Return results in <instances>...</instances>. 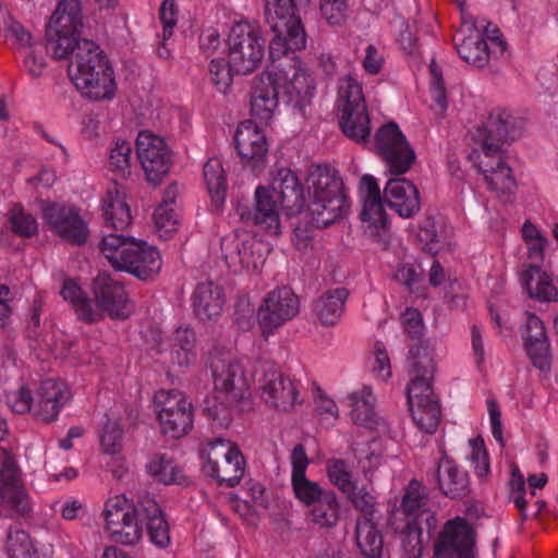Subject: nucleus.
<instances>
[{"mask_svg":"<svg viewBox=\"0 0 558 558\" xmlns=\"http://www.w3.org/2000/svg\"><path fill=\"white\" fill-rule=\"evenodd\" d=\"M92 287L98 311L106 312L111 318H128V296L122 283L101 272L93 280Z\"/></svg>","mask_w":558,"mask_h":558,"instance_id":"25","label":"nucleus"},{"mask_svg":"<svg viewBox=\"0 0 558 558\" xmlns=\"http://www.w3.org/2000/svg\"><path fill=\"white\" fill-rule=\"evenodd\" d=\"M287 216L299 215L305 206V195L298 175L290 169H280L270 187Z\"/></svg>","mask_w":558,"mask_h":558,"instance_id":"28","label":"nucleus"},{"mask_svg":"<svg viewBox=\"0 0 558 558\" xmlns=\"http://www.w3.org/2000/svg\"><path fill=\"white\" fill-rule=\"evenodd\" d=\"M384 199L402 218L413 217L421 208L417 187L403 178L390 179L387 182Z\"/></svg>","mask_w":558,"mask_h":558,"instance_id":"27","label":"nucleus"},{"mask_svg":"<svg viewBox=\"0 0 558 558\" xmlns=\"http://www.w3.org/2000/svg\"><path fill=\"white\" fill-rule=\"evenodd\" d=\"M310 0H266L265 16L274 37L269 43V58L279 61L289 52L294 53L306 46V34L299 10Z\"/></svg>","mask_w":558,"mask_h":558,"instance_id":"4","label":"nucleus"},{"mask_svg":"<svg viewBox=\"0 0 558 558\" xmlns=\"http://www.w3.org/2000/svg\"><path fill=\"white\" fill-rule=\"evenodd\" d=\"M60 294L64 301H68L71 304L78 319L87 324H93L102 319L104 314L93 306L92 300L74 280H64Z\"/></svg>","mask_w":558,"mask_h":558,"instance_id":"38","label":"nucleus"},{"mask_svg":"<svg viewBox=\"0 0 558 558\" xmlns=\"http://www.w3.org/2000/svg\"><path fill=\"white\" fill-rule=\"evenodd\" d=\"M320 14L331 26H341L349 17L347 0H320Z\"/></svg>","mask_w":558,"mask_h":558,"instance_id":"58","label":"nucleus"},{"mask_svg":"<svg viewBox=\"0 0 558 558\" xmlns=\"http://www.w3.org/2000/svg\"><path fill=\"white\" fill-rule=\"evenodd\" d=\"M310 520L319 527L330 529L340 519V504L333 490H328L311 506Z\"/></svg>","mask_w":558,"mask_h":558,"instance_id":"42","label":"nucleus"},{"mask_svg":"<svg viewBox=\"0 0 558 558\" xmlns=\"http://www.w3.org/2000/svg\"><path fill=\"white\" fill-rule=\"evenodd\" d=\"M45 50L43 44L34 43L24 56V66L33 77H39L46 68Z\"/></svg>","mask_w":558,"mask_h":558,"instance_id":"63","label":"nucleus"},{"mask_svg":"<svg viewBox=\"0 0 558 558\" xmlns=\"http://www.w3.org/2000/svg\"><path fill=\"white\" fill-rule=\"evenodd\" d=\"M123 430L118 421L108 420L100 436V446L107 454H116L122 449Z\"/></svg>","mask_w":558,"mask_h":558,"instance_id":"59","label":"nucleus"},{"mask_svg":"<svg viewBox=\"0 0 558 558\" xmlns=\"http://www.w3.org/2000/svg\"><path fill=\"white\" fill-rule=\"evenodd\" d=\"M475 532L460 517L447 521L435 546L434 558H473L475 556Z\"/></svg>","mask_w":558,"mask_h":558,"instance_id":"17","label":"nucleus"},{"mask_svg":"<svg viewBox=\"0 0 558 558\" xmlns=\"http://www.w3.org/2000/svg\"><path fill=\"white\" fill-rule=\"evenodd\" d=\"M154 222L160 236H168L177 231L179 227L178 215L172 207L167 204H159L154 213Z\"/></svg>","mask_w":558,"mask_h":558,"instance_id":"60","label":"nucleus"},{"mask_svg":"<svg viewBox=\"0 0 558 558\" xmlns=\"http://www.w3.org/2000/svg\"><path fill=\"white\" fill-rule=\"evenodd\" d=\"M327 475L330 482L343 494L352 490L356 482L352 478L347 461L331 459L327 462Z\"/></svg>","mask_w":558,"mask_h":558,"instance_id":"53","label":"nucleus"},{"mask_svg":"<svg viewBox=\"0 0 558 558\" xmlns=\"http://www.w3.org/2000/svg\"><path fill=\"white\" fill-rule=\"evenodd\" d=\"M474 157L477 159L475 166L490 190L505 195L514 193L517 181L512 174V169L506 163L502 153H477L474 150L470 155V159Z\"/></svg>","mask_w":558,"mask_h":558,"instance_id":"23","label":"nucleus"},{"mask_svg":"<svg viewBox=\"0 0 558 558\" xmlns=\"http://www.w3.org/2000/svg\"><path fill=\"white\" fill-rule=\"evenodd\" d=\"M144 495L136 502L124 496H114L105 504L106 530L111 539L122 545H135L143 535Z\"/></svg>","mask_w":558,"mask_h":558,"instance_id":"7","label":"nucleus"},{"mask_svg":"<svg viewBox=\"0 0 558 558\" xmlns=\"http://www.w3.org/2000/svg\"><path fill=\"white\" fill-rule=\"evenodd\" d=\"M235 69L232 66L231 60L228 58H215L209 63V77L217 90L226 94L233 82Z\"/></svg>","mask_w":558,"mask_h":558,"instance_id":"50","label":"nucleus"},{"mask_svg":"<svg viewBox=\"0 0 558 558\" xmlns=\"http://www.w3.org/2000/svg\"><path fill=\"white\" fill-rule=\"evenodd\" d=\"M458 54L466 63L476 68L485 66L489 61L490 50L486 39L478 35L468 36L456 44Z\"/></svg>","mask_w":558,"mask_h":558,"instance_id":"45","label":"nucleus"},{"mask_svg":"<svg viewBox=\"0 0 558 558\" xmlns=\"http://www.w3.org/2000/svg\"><path fill=\"white\" fill-rule=\"evenodd\" d=\"M271 72H275L277 85L281 92V101L304 113L306 106L315 95L314 78L294 54L289 59L288 66L276 65L272 61Z\"/></svg>","mask_w":558,"mask_h":558,"instance_id":"10","label":"nucleus"},{"mask_svg":"<svg viewBox=\"0 0 558 558\" xmlns=\"http://www.w3.org/2000/svg\"><path fill=\"white\" fill-rule=\"evenodd\" d=\"M154 405L163 435L178 439L192 430L193 405L182 391L160 390L155 395Z\"/></svg>","mask_w":558,"mask_h":558,"instance_id":"11","label":"nucleus"},{"mask_svg":"<svg viewBox=\"0 0 558 558\" xmlns=\"http://www.w3.org/2000/svg\"><path fill=\"white\" fill-rule=\"evenodd\" d=\"M432 476L439 490L449 498H462L470 492L468 473L447 456L439 460Z\"/></svg>","mask_w":558,"mask_h":558,"instance_id":"29","label":"nucleus"},{"mask_svg":"<svg viewBox=\"0 0 558 558\" xmlns=\"http://www.w3.org/2000/svg\"><path fill=\"white\" fill-rule=\"evenodd\" d=\"M225 304L223 290L213 281L201 282L193 293L195 315L203 322L215 320L221 315Z\"/></svg>","mask_w":558,"mask_h":558,"instance_id":"32","label":"nucleus"},{"mask_svg":"<svg viewBox=\"0 0 558 558\" xmlns=\"http://www.w3.org/2000/svg\"><path fill=\"white\" fill-rule=\"evenodd\" d=\"M427 502L425 487L416 480H412L402 496L400 510L405 517L414 515L415 518L421 510L425 509Z\"/></svg>","mask_w":558,"mask_h":558,"instance_id":"47","label":"nucleus"},{"mask_svg":"<svg viewBox=\"0 0 558 558\" xmlns=\"http://www.w3.org/2000/svg\"><path fill=\"white\" fill-rule=\"evenodd\" d=\"M102 210L106 225L116 230H124L132 222L130 207L118 191L107 193Z\"/></svg>","mask_w":558,"mask_h":558,"instance_id":"43","label":"nucleus"},{"mask_svg":"<svg viewBox=\"0 0 558 558\" xmlns=\"http://www.w3.org/2000/svg\"><path fill=\"white\" fill-rule=\"evenodd\" d=\"M83 17L80 0H61L46 27L48 49L57 60L69 59L81 39Z\"/></svg>","mask_w":558,"mask_h":558,"instance_id":"5","label":"nucleus"},{"mask_svg":"<svg viewBox=\"0 0 558 558\" xmlns=\"http://www.w3.org/2000/svg\"><path fill=\"white\" fill-rule=\"evenodd\" d=\"M136 155L148 182L157 185L172 167V153L165 140L150 131L136 137Z\"/></svg>","mask_w":558,"mask_h":558,"instance_id":"16","label":"nucleus"},{"mask_svg":"<svg viewBox=\"0 0 558 558\" xmlns=\"http://www.w3.org/2000/svg\"><path fill=\"white\" fill-rule=\"evenodd\" d=\"M195 343L196 335L195 331L189 327H180L175 331L174 347L180 350H175L178 364L187 365L195 359Z\"/></svg>","mask_w":558,"mask_h":558,"instance_id":"52","label":"nucleus"},{"mask_svg":"<svg viewBox=\"0 0 558 558\" xmlns=\"http://www.w3.org/2000/svg\"><path fill=\"white\" fill-rule=\"evenodd\" d=\"M141 509L149 541L160 549L167 548L171 543V537L165 512L149 494L144 495V505Z\"/></svg>","mask_w":558,"mask_h":558,"instance_id":"31","label":"nucleus"},{"mask_svg":"<svg viewBox=\"0 0 558 558\" xmlns=\"http://www.w3.org/2000/svg\"><path fill=\"white\" fill-rule=\"evenodd\" d=\"M408 360L410 383L407 395L412 420L422 432L434 434L441 420L440 405L432 387L436 365L423 344L409 350Z\"/></svg>","mask_w":558,"mask_h":558,"instance_id":"1","label":"nucleus"},{"mask_svg":"<svg viewBox=\"0 0 558 558\" xmlns=\"http://www.w3.org/2000/svg\"><path fill=\"white\" fill-rule=\"evenodd\" d=\"M281 206L276 197V192L270 187L257 186L254 194V206L243 208L240 211L241 220L254 226H260L270 235L281 233L280 225Z\"/></svg>","mask_w":558,"mask_h":558,"instance_id":"19","label":"nucleus"},{"mask_svg":"<svg viewBox=\"0 0 558 558\" xmlns=\"http://www.w3.org/2000/svg\"><path fill=\"white\" fill-rule=\"evenodd\" d=\"M341 105L340 128L343 134L357 144H366L371 136L369 116L362 85L348 76L339 89Z\"/></svg>","mask_w":558,"mask_h":558,"instance_id":"9","label":"nucleus"},{"mask_svg":"<svg viewBox=\"0 0 558 558\" xmlns=\"http://www.w3.org/2000/svg\"><path fill=\"white\" fill-rule=\"evenodd\" d=\"M522 339L532 364L541 371H548L553 360L550 344L545 325L535 314L527 315Z\"/></svg>","mask_w":558,"mask_h":558,"instance_id":"26","label":"nucleus"},{"mask_svg":"<svg viewBox=\"0 0 558 558\" xmlns=\"http://www.w3.org/2000/svg\"><path fill=\"white\" fill-rule=\"evenodd\" d=\"M281 100V92L277 85L275 72L267 70L252 81L251 113L262 122H268Z\"/></svg>","mask_w":558,"mask_h":558,"instance_id":"24","label":"nucleus"},{"mask_svg":"<svg viewBox=\"0 0 558 558\" xmlns=\"http://www.w3.org/2000/svg\"><path fill=\"white\" fill-rule=\"evenodd\" d=\"M221 253L233 272L242 269L257 271L264 265L269 248L260 239L241 231L222 238Z\"/></svg>","mask_w":558,"mask_h":558,"instance_id":"12","label":"nucleus"},{"mask_svg":"<svg viewBox=\"0 0 558 558\" xmlns=\"http://www.w3.org/2000/svg\"><path fill=\"white\" fill-rule=\"evenodd\" d=\"M245 466V459L239 451L211 466H203V471L207 476L216 480L220 486L234 487L243 477Z\"/></svg>","mask_w":558,"mask_h":558,"instance_id":"36","label":"nucleus"},{"mask_svg":"<svg viewBox=\"0 0 558 558\" xmlns=\"http://www.w3.org/2000/svg\"><path fill=\"white\" fill-rule=\"evenodd\" d=\"M132 146L131 143L119 140L110 149L108 158V168L111 172H116L121 178H126L131 174L132 161Z\"/></svg>","mask_w":558,"mask_h":558,"instance_id":"49","label":"nucleus"},{"mask_svg":"<svg viewBox=\"0 0 558 558\" xmlns=\"http://www.w3.org/2000/svg\"><path fill=\"white\" fill-rule=\"evenodd\" d=\"M521 281L531 299L539 302H558V288L537 265H530L521 274Z\"/></svg>","mask_w":558,"mask_h":558,"instance_id":"35","label":"nucleus"},{"mask_svg":"<svg viewBox=\"0 0 558 558\" xmlns=\"http://www.w3.org/2000/svg\"><path fill=\"white\" fill-rule=\"evenodd\" d=\"M384 201V196L380 198L364 199L363 210L361 213L362 220L369 223V234L377 238L378 241L386 235L388 226Z\"/></svg>","mask_w":558,"mask_h":558,"instance_id":"46","label":"nucleus"},{"mask_svg":"<svg viewBox=\"0 0 558 558\" xmlns=\"http://www.w3.org/2000/svg\"><path fill=\"white\" fill-rule=\"evenodd\" d=\"M300 312V299L289 287L277 288L265 296L257 312L262 335L267 338Z\"/></svg>","mask_w":558,"mask_h":558,"instance_id":"15","label":"nucleus"},{"mask_svg":"<svg viewBox=\"0 0 558 558\" xmlns=\"http://www.w3.org/2000/svg\"><path fill=\"white\" fill-rule=\"evenodd\" d=\"M159 20L162 24L163 43L173 35L178 22V5L174 0H165L159 9Z\"/></svg>","mask_w":558,"mask_h":558,"instance_id":"64","label":"nucleus"},{"mask_svg":"<svg viewBox=\"0 0 558 558\" xmlns=\"http://www.w3.org/2000/svg\"><path fill=\"white\" fill-rule=\"evenodd\" d=\"M40 209L45 223L59 238L77 246L87 242L88 225L75 205L45 201Z\"/></svg>","mask_w":558,"mask_h":558,"instance_id":"13","label":"nucleus"},{"mask_svg":"<svg viewBox=\"0 0 558 558\" xmlns=\"http://www.w3.org/2000/svg\"><path fill=\"white\" fill-rule=\"evenodd\" d=\"M37 398H49L54 403L63 408L71 399L70 390L66 384L60 379L48 378L41 381L37 392Z\"/></svg>","mask_w":558,"mask_h":558,"instance_id":"57","label":"nucleus"},{"mask_svg":"<svg viewBox=\"0 0 558 558\" xmlns=\"http://www.w3.org/2000/svg\"><path fill=\"white\" fill-rule=\"evenodd\" d=\"M295 497L305 506L311 507L329 489H324L318 483L310 481L306 475L291 478Z\"/></svg>","mask_w":558,"mask_h":558,"instance_id":"54","label":"nucleus"},{"mask_svg":"<svg viewBox=\"0 0 558 558\" xmlns=\"http://www.w3.org/2000/svg\"><path fill=\"white\" fill-rule=\"evenodd\" d=\"M134 242L135 240L132 238L110 233L102 238L99 250L112 268L120 270L123 262L129 257V253L132 252Z\"/></svg>","mask_w":558,"mask_h":558,"instance_id":"44","label":"nucleus"},{"mask_svg":"<svg viewBox=\"0 0 558 558\" xmlns=\"http://www.w3.org/2000/svg\"><path fill=\"white\" fill-rule=\"evenodd\" d=\"M70 58L69 76L83 96L92 100H110L114 97L117 85L113 69L94 41L78 44Z\"/></svg>","mask_w":558,"mask_h":558,"instance_id":"2","label":"nucleus"},{"mask_svg":"<svg viewBox=\"0 0 558 558\" xmlns=\"http://www.w3.org/2000/svg\"><path fill=\"white\" fill-rule=\"evenodd\" d=\"M254 379L264 403L279 412H290L302 404L296 384L271 361L256 364Z\"/></svg>","mask_w":558,"mask_h":558,"instance_id":"6","label":"nucleus"},{"mask_svg":"<svg viewBox=\"0 0 558 558\" xmlns=\"http://www.w3.org/2000/svg\"><path fill=\"white\" fill-rule=\"evenodd\" d=\"M241 451L232 441L221 437L214 438L202 449V457L205 459L203 466H211L220 460Z\"/></svg>","mask_w":558,"mask_h":558,"instance_id":"51","label":"nucleus"},{"mask_svg":"<svg viewBox=\"0 0 558 558\" xmlns=\"http://www.w3.org/2000/svg\"><path fill=\"white\" fill-rule=\"evenodd\" d=\"M307 181L312 195L308 213L318 228H327L348 215L350 203L338 171L317 166Z\"/></svg>","mask_w":558,"mask_h":558,"instance_id":"3","label":"nucleus"},{"mask_svg":"<svg viewBox=\"0 0 558 558\" xmlns=\"http://www.w3.org/2000/svg\"><path fill=\"white\" fill-rule=\"evenodd\" d=\"M11 223L14 233L26 238L33 236L38 230L35 217L19 206L12 209Z\"/></svg>","mask_w":558,"mask_h":558,"instance_id":"62","label":"nucleus"},{"mask_svg":"<svg viewBox=\"0 0 558 558\" xmlns=\"http://www.w3.org/2000/svg\"><path fill=\"white\" fill-rule=\"evenodd\" d=\"M211 371L214 392L230 397L232 402L251 401L244 371L240 363L231 360H214Z\"/></svg>","mask_w":558,"mask_h":558,"instance_id":"21","label":"nucleus"},{"mask_svg":"<svg viewBox=\"0 0 558 558\" xmlns=\"http://www.w3.org/2000/svg\"><path fill=\"white\" fill-rule=\"evenodd\" d=\"M251 405V401L244 403L232 402L230 397L220 396L213 391L203 402V413L215 426L228 428L233 421L234 414L250 410Z\"/></svg>","mask_w":558,"mask_h":558,"instance_id":"33","label":"nucleus"},{"mask_svg":"<svg viewBox=\"0 0 558 558\" xmlns=\"http://www.w3.org/2000/svg\"><path fill=\"white\" fill-rule=\"evenodd\" d=\"M375 146L393 174L408 172L416 159L414 149L395 122L386 123L376 131Z\"/></svg>","mask_w":558,"mask_h":558,"instance_id":"14","label":"nucleus"},{"mask_svg":"<svg viewBox=\"0 0 558 558\" xmlns=\"http://www.w3.org/2000/svg\"><path fill=\"white\" fill-rule=\"evenodd\" d=\"M352 421L360 426L368 429H376L379 425V418L374 410L375 397L369 387H363L360 391H354L348 396Z\"/></svg>","mask_w":558,"mask_h":558,"instance_id":"37","label":"nucleus"},{"mask_svg":"<svg viewBox=\"0 0 558 558\" xmlns=\"http://www.w3.org/2000/svg\"><path fill=\"white\" fill-rule=\"evenodd\" d=\"M401 324L403 326L404 332L414 340H417L415 344H413L410 350L415 345H426L429 354L432 351L426 341H422L421 338L424 332V324L422 319L421 313L413 307H408L401 315ZM433 357V355H430Z\"/></svg>","mask_w":558,"mask_h":558,"instance_id":"55","label":"nucleus"},{"mask_svg":"<svg viewBox=\"0 0 558 558\" xmlns=\"http://www.w3.org/2000/svg\"><path fill=\"white\" fill-rule=\"evenodd\" d=\"M228 58L238 75L257 70L265 57L266 40L257 25L248 22L235 24L228 36Z\"/></svg>","mask_w":558,"mask_h":558,"instance_id":"8","label":"nucleus"},{"mask_svg":"<svg viewBox=\"0 0 558 558\" xmlns=\"http://www.w3.org/2000/svg\"><path fill=\"white\" fill-rule=\"evenodd\" d=\"M347 498L352 506L361 512L360 518H371L376 511V498L366 489L365 486H353L352 490L345 493Z\"/></svg>","mask_w":558,"mask_h":558,"instance_id":"56","label":"nucleus"},{"mask_svg":"<svg viewBox=\"0 0 558 558\" xmlns=\"http://www.w3.org/2000/svg\"><path fill=\"white\" fill-rule=\"evenodd\" d=\"M348 296L349 291L345 288H336L324 292L313 306L317 319L326 326L336 325L344 312Z\"/></svg>","mask_w":558,"mask_h":558,"instance_id":"34","label":"nucleus"},{"mask_svg":"<svg viewBox=\"0 0 558 558\" xmlns=\"http://www.w3.org/2000/svg\"><path fill=\"white\" fill-rule=\"evenodd\" d=\"M355 541L361 554L366 558H380L383 536L371 518H357Z\"/></svg>","mask_w":558,"mask_h":558,"instance_id":"40","label":"nucleus"},{"mask_svg":"<svg viewBox=\"0 0 558 558\" xmlns=\"http://www.w3.org/2000/svg\"><path fill=\"white\" fill-rule=\"evenodd\" d=\"M204 182L216 209L219 210L227 196L226 171L219 158H209L203 168Z\"/></svg>","mask_w":558,"mask_h":558,"instance_id":"41","label":"nucleus"},{"mask_svg":"<svg viewBox=\"0 0 558 558\" xmlns=\"http://www.w3.org/2000/svg\"><path fill=\"white\" fill-rule=\"evenodd\" d=\"M521 135V125L511 113L506 110L493 111L484 124L476 131V141L481 145V153H502V145L515 141Z\"/></svg>","mask_w":558,"mask_h":558,"instance_id":"18","label":"nucleus"},{"mask_svg":"<svg viewBox=\"0 0 558 558\" xmlns=\"http://www.w3.org/2000/svg\"><path fill=\"white\" fill-rule=\"evenodd\" d=\"M401 546L407 558H421L423 554L422 527L409 522L403 532Z\"/></svg>","mask_w":558,"mask_h":558,"instance_id":"61","label":"nucleus"},{"mask_svg":"<svg viewBox=\"0 0 558 558\" xmlns=\"http://www.w3.org/2000/svg\"><path fill=\"white\" fill-rule=\"evenodd\" d=\"M0 498L12 517H26L31 512L20 469L10 459L4 460L0 469Z\"/></svg>","mask_w":558,"mask_h":558,"instance_id":"22","label":"nucleus"},{"mask_svg":"<svg viewBox=\"0 0 558 558\" xmlns=\"http://www.w3.org/2000/svg\"><path fill=\"white\" fill-rule=\"evenodd\" d=\"M146 471L155 481L165 485H181L186 481L182 468L167 453H153L146 463Z\"/></svg>","mask_w":558,"mask_h":558,"instance_id":"39","label":"nucleus"},{"mask_svg":"<svg viewBox=\"0 0 558 558\" xmlns=\"http://www.w3.org/2000/svg\"><path fill=\"white\" fill-rule=\"evenodd\" d=\"M234 142L242 161L254 172L262 171L268 153L263 130L252 120L243 121L236 128Z\"/></svg>","mask_w":558,"mask_h":558,"instance_id":"20","label":"nucleus"},{"mask_svg":"<svg viewBox=\"0 0 558 558\" xmlns=\"http://www.w3.org/2000/svg\"><path fill=\"white\" fill-rule=\"evenodd\" d=\"M161 259L158 251L146 242L135 241L132 252L123 262L120 270L126 271L141 280H147L158 274Z\"/></svg>","mask_w":558,"mask_h":558,"instance_id":"30","label":"nucleus"},{"mask_svg":"<svg viewBox=\"0 0 558 558\" xmlns=\"http://www.w3.org/2000/svg\"><path fill=\"white\" fill-rule=\"evenodd\" d=\"M5 548L10 558L37 557V549L29 534L23 530L9 531Z\"/></svg>","mask_w":558,"mask_h":558,"instance_id":"48","label":"nucleus"}]
</instances>
